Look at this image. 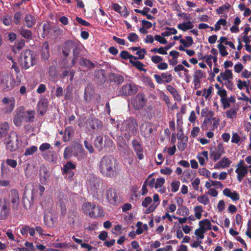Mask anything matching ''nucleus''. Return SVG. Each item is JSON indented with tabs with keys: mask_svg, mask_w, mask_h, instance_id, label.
<instances>
[{
	"mask_svg": "<svg viewBox=\"0 0 251 251\" xmlns=\"http://www.w3.org/2000/svg\"><path fill=\"white\" fill-rule=\"evenodd\" d=\"M79 64L80 66L85 67L88 69H92L95 67V64L90 60L84 57L79 59Z\"/></svg>",
	"mask_w": 251,
	"mask_h": 251,
	"instance_id": "b1692460",
	"label": "nucleus"
},
{
	"mask_svg": "<svg viewBox=\"0 0 251 251\" xmlns=\"http://www.w3.org/2000/svg\"><path fill=\"white\" fill-rule=\"evenodd\" d=\"M224 153L225 150L223 146L219 144L216 147L211 148L209 155L210 157L215 162L220 159Z\"/></svg>",
	"mask_w": 251,
	"mask_h": 251,
	"instance_id": "9d476101",
	"label": "nucleus"
},
{
	"mask_svg": "<svg viewBox=\"0 0 251 251\" xmlns=\"http://www.w3.org/2000/svg\"><path fill=\"white\" fill-rule=\"evenodd\" d=\"M147 51L145 49H140L136 53V54L139 56L137 59H143L145 57V55L146 54Z\"/></svg>",
	"mask_w": 251,
	"mask_h": 251,
	"instance_id": "4d7b16f0",
	"label": "nucleus"
},
{
	"mask_svg": "<svg viewBox=\"0 0 251 251\" xmlns=\"http://www.w3.org/2000/svg\"><path fill=\"white\" fill-rule=\"evenodd\" d=\"M220 76L223 80H229L233 78L232 73L231 70L226 69L224 73H220Z\"/></svg>",
	"mask_w": 251,
	"mask_h": 251,
	"instance_id": "c9c22d12",
	"label": "nucleus"
},
{
	"mask_svg": "<svg viewBox=\"0 0 251 251\" xmlns=\"http://www.w3.org/2000/svg\"><path fill=\"white\" fill-rule=\"evenodd\" d=\"M15 83L13 76L7 74L2 75V77L0 80L1 84L4 86L3 90L6 91L13 89L15 86Z\"/></svg>",
	"mask_w": 251,
	"mask_h": 251,
	"instance_id": "1a4fd4ad",
	"label": "nucleus"
},
{
	"mask_svg": "<svg viewBox=\"0 0 251 251\" xmlns=\"http://www.w3.org/2000/svg\"><path fill=\"white\" fill-rule=\"evenodd\" d=\"M48 107V101L46 99H41L37 104L38 112L43 116L46 112Z\"/></svg>",
	"mask_w": 251,
	"mask_h": 251,
	"instance_id": "5701e85b",
	"label": "nucleus"
},
{
	"mask_svg": "<svg viewBox=\"0 0 251 251\" xmlns=\"http://www.w3.org/2000/svg\"><path fill=\"white\" fill-rule=\"evenodd\" d=\"M127 39L131 42H135L138 40L139 37L136 33L131 32L130 34H129L127 37Z\"/></svg>",
	"mask_w": 251,
	"mask_h": 251,
	"instance_id": "6e6d98bb",
	"label": "nucleus"
},
{
	"mask_svg": "<svg viewBox=\"0 0 251 251\" xmlns=\"http://www.w3.org/2000/svg\"><path fill=\"white\" fill-rule=\"evenodd\" d=\"M9 129V124L7 122H4L0 125V137H4L7 134Z\"/></svg>",
	"mask_w": 251,
	"mask_h": 251,
	"instance_id": "7c9ffc66",
	"label": "nucleus"
},
{
	"mask_svg": "<svg viewBox=\"0 0 251 251\" xmlns=\"http://www.w3.org/2000/svg\"><path fill=\"white\" fill-rule=\"evenodd\" d=\"M25 26L28 28L32 27L36 24L35 17L30 14H26L25 15Z\"/></svg>",
	"mask_w": 251,
	"mask_h": 251,
	"instance_id": "a878e982",
	"label": "nucleus"
},
{
	"mask_svg": "<svg viewBox=\"0 0 251 251\" xmlns=\"http://www.w3.org/2000/svg\"><path fill=\"white\" fill-rule=\"evenodd\" d=\"M193 27L194 25H193V23L190 21H188L187 22H183L177 25V28L182 30L183 31H186L187 30L191 29Z\"/></svg>",
	"mask_w": 251,
	"mask_h": 251,
	"instance_id": "bb28decb",
	"label": "nucleus"
},
{
	"mask_svg": "<svg viewBox=\"0 0 251 251\" xmlns=\"http://www.w3.org/2000/svg\"><path fill=\"white\" fill-rule=\"evenodd\" d=\"M36 63V54L34 51L26 50H23L21 55V65L25 69H27Z\"/></svg>",
	"mask_w": 251,
	"mask_h": 251,
	"instance_id": "7ed1b4c3",
	"label": "nucleus"
},
{
	"mask_svg": "<svg viewBox=\"0 0 251 251\" xmlns=\"http://www.w3.org/2000/svg\"><path fill=\"white\" fill-rule=\"evenodd\" d=\"M199 173L200 175L205 176L206 178L210 177V172L205 168L199 169Z\"/></svg>",
	"mask_w": 251,
	"mask_h": 251,
	"instance_id": "8fccbe9b",
	"label": "nucleus"
},
{
	"mask_svg": "<svg viewBox=\"0 0 251 251\" xmlns=\"http://www.w3.org/2000/svg\"><path fill=\"white\" fill-rule=\"evenodd\" d=\"M195 217L197 219H200L201 217V212H202V207L201 205H198L195 207Z\"/></svg>",
	"mask_w": 251,
	"mask_h": 251,
	"instance_id": "09e8293b",
	"label": "nucleus"
},
{
	"mask_svg": "<svg viewBox=\"0 0 251 251\" xmlns=\"http://www.w3.org/2000/svg\"><path fill=\"white\" fill-rule=\"evenodd\" d=\"M237 113V111L235 109L230 108L226 112L227 118L231 119L233 118Z\"/></svg>",
	"mask_w": 251,
	"mask_h": 251,
	"instance_id": "864d4df0",
	"label": "nucleus"
},
{
	"mask_svg": "<svg viewBox=\"0 0 251 251\" xmlns=\"http://www.w3.org/2000/svg\"><path fill=\"white\" fill-rule=\"evenodd\" d=\"M2 103L5 105L4 108L5 113H11L14 109L15 100L13 97H4L2 100Z\"/></svg>",
	"mask_w": 251,
	"mask_h": 251,
	"instance_id": "4468645a",
	"label": "nucleus"
},
{
	"mask_svg": "<svg viewBox=\"0 0 251 251\" xmlns=\"http://www.w3.org/2000/svg\"><path fill=\"white\" fill-rule=\"evenodd\" d=\"M248 167H242L241 168H237L235 172L237 174V178L238 181L241 182L243 178L248 173Z\"/></svg>",
	"mask_w": 251,
	"mask_h": 251,
	"instance_id": "393cba45",
	"label": "nucleus"
},
{
	"mask_svg": "<svg viewBox=\"0 0 251 251\" xmlns=\"http://www.w3.org/2000/svg\"><path fill=\"white\" fill-rule=\"evenodd\" d=\"M50 149H52V148L51 147L50 145L48 143H43L39 147V150L42 152L45 151Z\"/></svg>",
	"mask_w": 251,
	"mask_h": 251,
	"instance_id": "13d9d810",
	"label": "nucleus"
},
{
	"mask_svg": "<svg viewBox=\"0 0 251 251\" xmlns=\"http://www.w3.org/2000/svg\"><path fill=\"white\" fill-rule=\"evenodd\" d=\"M213 89V88L212 86H209L207 89H204L203 91L202 96L207 99L212 93Z\"/></svg>",
	"mask_w": 251,
	"mask_h": 251,
	"instance_id": "bf43d9fd",
	"label": "nucleus"
},
{
	"mask_svg": "<svg viewBox=\"0 0 251 251\" xmlns=\"http://www.w3.org/2000/svg\"><path fill=\"white\" fill-rule=\"evenodd\" d=\"M199 226L201 228L205 229V230L212 229L211 224L207 219L200 221Z\"/></svg>",
	"mask_w": 251,
	"mask_h": 251,
	"instance_id": "72a5a7b5",
	"label": "nucleus"
},
{
	"mask_svg": "<svg viewBox=\"0 0 251 251\" xmlns=\"http://www.w3.org/2000/svg\"><path fill=\"white\" fill-rule=\"evenodd\" d=\"M25 113V121L26 123L33 122L35 119V111L34 110H27Z\"/></svg>",
	"mask_w": 251,
	"mask_h": 251,
	"instance_id": "c756f323",
	"label": "nucleus"
},
{
	"mask_svg": "<svg viewBox=\"0 0 251 251\" xmlns=\"http://www.w3.org/2000/svg\"><path fill=\"white\" fill-rule=\"evenodd\" d=\"M9 200L6 198L0 200V220L6 219L10 213Z\"/></svg>",
	"mask_w": 251,
	"mask_h": 251,
	"instance_id": "0eeeda50",
	"label": "nucleus"
},
{
	"mask_svg": "<svg viewBox=\"0 0 251 251\" xmlns=\"http://www.w3.org/2000/svg\"><path fill=\"white\" fill-rule=\"evenodd\" d=\"M45 224L48 227H52L54 225L53 219L52 217L45 215L44 217Z\"/></svg>",
	"mask_w": 251,
	"mask_h": 251,
	"instance_id": "a19ab883",
	"label": "nucleus"
},
{
	"mask_svg": "<svg viewBox=\"0 0 251 251\" xmlns=\"http://www.w3.org/2000/svg\"><path fill=\"white\" fill-rule=\"evenodd\" d=\"M84 144L85 148L89 151L90 153L94 152V150L92 144L89 143L87 140L84 141Z\"/></svg>",
	"mask_w": 251,
	"mask_h": 251,
	"instance_id": "338daca9",
	"label": "nucleus"
},
{
	"mask_svg": "<svg viewBox=\"0 0 251 251\" xmlns=\"http://www.w3.org/2000/svg\"><path fill=\"white\" fill-rule=\"evenodd\" d=\"M217 48L222 56H226L228 54V52L226 50V47L223 45L219 44L217 45Z\"/></svg>",
	"mask_w": 251,
	"mask_h": 251,
	"instance_id": "de8ad7c7",
	"label": "nucleus"
},
{
	"mask_svg": "<svg viewBox=\"0 0 251 251\" xmlns=\"http://www.w3.org/2000/svg\"><path fill=\"white\" fill-rule=\"evenodd\" d=\"M87 127L92 130H98L103 127L102 122L97 118L92 117L89 118L87 122Z\"/></svg>",
	"mask_w": 251,
	"mask_h": 251,
	"instance_id": "f8f14e48",
	"label": "nucleus"
},
{
	"mask_svg": "<svg viewBox=\"0 0 251 251\" xmlns=\"http://www.w3.org/2000/svg\"><path fill=\"white\" fill-rule=\"evenodd\" d=\"M105 199L111 205L115 206L123 202V198L118 190L113 187H108L105 191Z\"/></svg>",
	"mask_w": 251,
	"mask_h": 251,
	"instance_id": "f03ea898",
	"label": "nucleus"
},
{
	"mask_svg": "<svg viewBox=\"0 0 251 251\" xmlns=\"http://www.w3.org/2000/svg\"><path fill=\"white\" fill-rule=\"evenodd\" d=\"M76 168L75 165L71 161H69L61 168L62 173L63 175H67L68 172L72 170L75 169Z\"/></svg>",
	"mask_w": 251,
	"mask_h": 251,
	"instance_id": "cd10ccee",
	"label": "nucleus"
},
{
	"mask_svg": "<svg viewBox=\"0 0 251 251\" xmlns=\"http://www.w3.org/2000/svg\"><path fill=\"white\" fill-rule=\"evenodd\" d=\"M166 89L172 95L175 99L177 100L181 99L180 96L177 90L173 87L172 85H168L166 87Z\"/></svg>",
	"mask_w": 251,
	"mask_h": 251,
	"instance_id": "473e14b6",
	"label": "nucleus"
},
{
	"mask_svg": "<svg viewBox=\"0 0 251 251\" xmlns=\"http://www.w3.org/2000/svg\"><path fill=\"white\" fill-rule=\"evenodd\" d=\"M21 142L20 137L13 131L10 132L8 138L4 141L6 150L10 152L17 150L20 148Z\"/></svg>",
	"mask_w": 251,
	"mask_h": 251,
	"instance_id": "20e7f679",
	"label": "nucleus"
},
{
	"mask_svg": "<svg viewBox=\"0 0 251 251\" xmlns=\"http://www.w3.org/2000/svg\"><path fill=\"white\" fill-rule=\"evenodd\" d=\"M162 83H170L173 80V76L171 74L168 73H162Z\"/></svg>",
	"mask_w": 251,
	"mask_h": 251,
	"instance_id": "79ce46f5",
	"label": "nucleus"
},
{
	"mask_svg": "<svg viewBox=\"0 0 251 251\" xmlns=\"http://www.w3.org/2000/svg\"><path fill=\"white\" fill-rule=\"evenodd\" d=\"M25 113L23 110H19L16 112V114L13 118V122L16 126H20L22 125V122L25 121Z\"/></svg>",
	"mask_w": 251,
	"mask_h": 251,
	"instance_id": "dca6fc26",
	"label": "nucleus"
},
{
	"mask_svg": "<svg viewBox=\"0 0 251 251\" xmlns=\"http://www.w3.org/2000/svg\"><path fill=\"white\" fill-rule=\"evenodd\" d=\"M132 146L139 160H142L144 157V148L141 142L137 139H133L132 141Z\"/></svg>",
	"mask_w": 251,
	"mask_h": 251,
	"instance_id": "ddd939ff",
	"label": "nucleus"
},
{
	"mask_svg": "<svg viewBox=\"0 0 251 251\" xmlns=\"http://www.w3.org/2000/svg\"><path fill=\"white\" fill-rule=\"evenodd\" d=\"M44 159L50 163H56V155L55 152L52 150H49L42 153Z\"/></svg>",
	"mask_w": 251,
	"mask_h": 251,
	"instance_id": "f3484780",
	"label": "nucleus"
},
{
	"mask_svg": "<svg viewBox=\"0 0 251 251\" xmlns=\"http://www.w3.org/2000/svg\"><path fill=\"white\" fill-rule=\"evenodd\" d=\"M165 183V179L163 177L158 178L156 179V182L154 185L155 188L161 187Z\"/></svg>",
	"mask_w": 251,
	"mask_h": 251,
	"instance_id": "680f3d73",
	"label": "nucleus"
},
{
	"mask_svg": "<svg viewBox=\"0 0 251 251\" xmlns=\"http://www.w3.org/2000/svg\"><path fill=\"white\" fill-rule=\"evenodd\" d=\"M158 204H158H155V203L151 204L148 208L146 209L145 213L148 214L153 212L157 207Z\"/></svg>",
	"mask_w": 251,
	"mask_h": 251,
	"instance_id": "052dcab7",
	"label": "nucleus"
},
{
	"mask_svg": "<svg viewBox=\"0 0 251 251\" xmlns=\"http://www.w3.org/2000/svg\"><path fill=\"white\" fill-rule=\"evenodd\" d=\"M205 229L201 228L200 226V228H197L195 231V234L197 236V238L200 239H202L204 238V233L205 232Z\"/></svg>",
	"mask_w": 251,
	"mask_h": 251,
	"instance_id": "a18cd8bd",
	"label": "nucleus"
},
{
	"mask_svg": "<svg viewBox=\"0 0 251 251\" xmlns=\"http://www.w3.org/2000/svg\"><path fill=\"white\" fill-rule=\"evenodd\" d=\"M9 200L12 203L13 210H17L20 203L19 194L16 189H12L9 194Z\"/></svg>",
	"mask_w": 251,
	"mask_h": 251,
	"instance_id": "9b49d317",
	"label": "nucleus"
},
{
	"mask_svg": "<svg viewBox=\"0 0 251 251\" xmlns=\"http://www.w3.org/2000/svg\"><path fill=\"white\" fill-rule=\"evenodd\" d=\"M231 163V161L228 158L224 157L220 161L215 164L214 168L215 169H220L228 167Z\"/></svg>",
	"mask_w": 251,
	"mask_h": 251,
	"instance_id": "412c9836",
	"label": "nucleus"
},
{
	"mask_svg": "<svg viewBox=\"0 0 251 251\" xmlns=\"http://www.w3.org/2000/svg\"><path fill=\"white\" fill-rule=\"evenodd\" d=\"M230 4L228 3L219 7L216 9L217 13L219 15L223 13L225 11L228 10L230 8Z\"/></svg>",
	"mask_w": 251,
	"mask_h": 251,
	"instance_id": "c03bdc74",
	"label": "nucleus"
},
{
	"mask_svg": "<svg viewBox=\"0 0 251 251\" xmlns=\"http://www.w3.org/2000/svg\"><path fill=\"white\" fill-rule=\"evenodd\" d=\"M137 91L136 85L134 83L126 84L119 90L118 95L124 97L132 96L135 94Z\"/></svg>",
	"mask_w": 251,
	"mask_h": 251,
	"instance_id": "6e6552de",
	"label": "nucleus"
},
{
	"mask_svg": "<svg viewBox=\"0 0 251 251\" xmlns=\"http://www.w3.org/2000/svg\"><path fill=\"white\" fill-rule=\"evenodd\" d=\"M186 41L183 39H180L179 42L182 44L184 47L188 48L192 45L194 43L193 38L191 36H186Z\"/></svg>",
	"mask_w": 251,
	"mask_h": 251,
	"instance_id": "4c0bfd02",
	"label": "nucleus"
},
{
	"mask_svg": "<svg viewBox=\"0 0 251 251\" xmlns=\"http://www.w3.org/2000/svg\"><path fill=\"white\" fill-rule=\"evenodd\" d=\"M75 42L72 41H67L65 42L62 47V53L67 57L74 47Z\"/></svg>",
	"mask_w": 251,
	"mask_h": 251,
	"instance_id": "4be33fe9",
	"label": "nucleus"
},
{
	"mask_svg": "<svg viewBox=\"0 0 251 251\" xmlns=\"http://www.w3.org/2000/svg\"><path fill=\"white\" fill-rule=\"evenodd\" d=\"M110 79L112 81L117 84H122L124 81V77L118 74H112L110 75Z\"/></svg>",
	"mask_w": 251,
	"mask_h": 251,
	"instance_id": "2f4dec72",
	"label": "nucleus"
},
{
	"mask_svg": "<svg viewBox=\"0 0 251 251\" xmlns=\"http://www.w3.org/2000/svg\"><path fill=\"white\" fill-rule=\"evenodd\" d=\"M64 98L66 100H71L72 98V89L69 86L66 88Z\"/></svg>",
	"mask_w": 251,
	"mask_h": 251,
	"instance_id": "603ef678",
	"label": "nucleus"
},
{
	"mask_svg": "<svg viewBox=\"0 0 251 251\" xmlns=\"http://www.w3.org/2000/svg\"><path fill=\"white\" fill-rule=\"evenodd\" d=\"M129 63L132 64V65L135 67H136L137 69L140 71H143L144 72H147V70L143 68L145 66L141 62L139 61H133L132 59L129 60Z\"/></svg>",
	"mask_w": 251,
	"mask_h": 251,
	"instance_id": "f704fd0d",
	"label": "nucleus"
},
{
	"mask_svg": "<svg viewBox=\"0 0 251 251\" xmlns=\"http://www.w3.org/2000/svg\"><path fill=\"white\" fill-rule=\"evenodd\" d=\"M41 56L45 60H48L50 57L49 44L48 42L43 43L41 47Z\"/></svg>",
	"mask_w": 251,
	"mask_h": 251,
	"instance_id": "aec40b11",
	"label": "nucleus"
},
{
	"mask_svg": "<svg viewBox=\"0 0 251 251\" xmlns=\"http://www.w3.org/2000/svg\"><path fill=\"white\" fill-rule=\"evenodd\" d=\"M20 34L24 38L30 40L32 38V33L31 31L28 29H24L23 27H21L20 28Z\"/></svg>",
	"mask_w": 251,
	"mask_h": 251,
	"instance_id": "c85d7f7f",
	"label": "nucleus"
},
{
	"mask_svg": "<svg viewBox=\"0 0 251 251\" xmlns=\"http://www.w3.org/2000/svg\"><path fill=\"white\" fill-rule=\"evenodd\" d=\"M171 189L173 192H177L180 186V182L179 181H173L171 183Z\"/></svg>",
	"mask_w": 251,
	"mask_h": 251,
	"instance_id": "5fc2aeb1",
	"label": "nucleus"
},
{
	"mask_svg": "<svg viewBox=\"0 0 251 251\" xmlns=\"http://www.w3.org/2000/svg\"><path fill=\"white\" fill-rule=\"evenodd\" d=\"M122 128L129 131L132 135H135L137 131L138 124L136 120L132 117L126 119L122 124Z\"/></svg>",
	"mask_w": 251,
	"mask_h": 251,
	"instance_id": "423d86ee",
	"label": "nucleus"
},
{
	"mask_svg": "<svg viewBox=\"0 0 251 251\" xmlns=\"http://www.w3.org/2000/svg\"><path fill=\"white\" fill-rule=\"evenodd\" d=\"M112 140L107 135L97 136L94 142V147L99 151H102L104 148L112 146Z\"/></svg>",
	"mask_w": 251,
	"mask_h": 251,
	"instance_id": "39448f33",
	"label": "nucleus"
},
{
	"mask_svg": "<svg viewBox=\"0 0 251 251\" xmlns=\"http://www.w3.org/2000/svg\"><path fill=\"white\" fill-rule=\"evenodd\" d=\"M76 21L79 24H81V25L83 26H91V24L87 22L86 21L82 19L81 18L76 17L75 18Z\"/></svg>",
	"mask_w": 251,
	"mask_h": 251,
	"instance_id": "0e129e2a",
	"label": "nucleus"
},
{
	"mask_svg": "<svg viewBox=\"0 0 251 251\" xmlns=\"http://www.w3.org/2000/svg\"><path fill=\"white\" fill-rule=\"evenodd\" d=\"M98 166L100 173L104 177L114 178L118 176V164L109 155H104L98 163Z\"/></svg>",
	"mask_w": 251,
	"mask_h": 251,
	"instance_id": "f257e3e1",
	"label": "nucleus"
},
{
	"mask_svg": "<svg viewBox=\"0 0 251 251\" xmlns=\"http://www.w3.org/2000/svg\"><path fill=\"white\" fill-rule=\"evenodd\" d=\"M29 229V226L25 225L21 228L20 232L23 236L26 237L27 236Z\"/></svg>",
	"mask_w": 251,
	"mask_h": 251,
	"instance_id": "69168bd1",
	"label": "nucleus"
},
{
	"mask_svg": "<svg viewBox=\"0 0 251 251\" xmlns=\"http://www.w3.org/2000/svg\"><path fill=\"white\" fill-rule=\"evenodd\" d=\"M120 57L126 60L127 59H134L135 60L137 59V57H135L132 55H130L127 51L123 50L122 51L120 54Z\"/></svg>",
	"mask_w": 251,
	"mask_h": 251,
	"instance_id": "58836bf2",
	"label": "nucleus"
},
{
	"mask_svg": "<svg viewBox=\"0 0 251 251\" xmlns=\"http://www.w3.org/2000/svg\"><path fill=\"white\" fill-rule=\"evenodd\" d=\"M94 204L91 202H86L83 204V210L86 214L89 216V213L91 212Z\"/></svg>",
	"mask_w": 251,
	"mask_h": 251,
	"instance_id": "ea45409f",
	"label": "nucleus"
},
{
	"mask_svg": "<svg viewBox=\"0 0 251 251\" xmlns=\"http://www.w3.org/2000/svg\"><path fill=\"white\" fill-rule=\"evenodd\" d=\"M147 100L144 94H138L134 101V107L136 109H142L146 104Z\"/></svg>",
	"mask_w": 251,
	"mask_h": 251,
	"instance_id": "2eb2a0df",
	"label": "nucleus"
},
{
	"mask_svg": "<svg viewBox=\"0 0 251 251\" xmlns=\"http://www.w3.org/2000/svg\"><path fill=\"white\" fill-rule=\"evenodd\" d=\"M154 39L162 44H166L167 43V40L163 37L159 35H155L154 36Z\"/></svg>",
	"mask_w": 251,
	"mask_h": 251,
	"instance_id": "e2e57ef3",
	"label": "nucleus"
},
{
	"mask_svg": "<svg viewBox=\"0 0 251 251\" xmlns=\"http://www.w3.org/2000/svg\"><path fill=\"white\" fill-rule=\"evenodd\" d=\"M37 151V147L35 146H32L28 148H27L25 153L24 155L27 156L32 155L33 153Z\"/></svg>",
	"mask_w": 251,
	"mask_h": 251,
	"instance_id": "3c124183",
	"label": "nucleus"
},
{
	"mask_svg": "<svg viewBox=\"0 0 251 251\" xmlns=\"http://www.w3.org/2000/svg\"><path fill=\"white\" fill-rule=\"evenodd\" d=\"M103 210L101 207L97 206L94 204L91 212L89 213V217L92 218H97L104 216Z\"/></svg>",
	"mask_w": 251,
	"mask_h": 251,
	"instance_id": "a211bd4d",
	"label": "nucleus"
},
{
	"mask_svg": "<svg viewBox=\"0 0 251 251\" xmlns=\"http://www.w3.org/2000/svg\"><path fill=\"white\" fill-rule=\"evenodd\" d=\"M6 163L12 168H15L17 165V162L15 159H7L6 160Z\"/></svg>",
	"mask_w": 251,
	"mask_h": 251,
	"instance_id": "774afa93",
	"label": "nucleus"
},
{
	"mask_svg": "<svg viewBox=\"0 0 251 251\" xmlns=\"http://www.w3.org/2000/svg\"><path fill=\"white\" fill-rule=\"evenodd\" d=\"M73 56H74L75 59H78V57L81 56L80 46L79 44H78L76 43H75L74 45V47L73 48Z\"/></svg>",
	"mask_w": 251,
	"mask_h": 251,
	"instance_id": "e433bc0d",
	"label": "nucleus"
},
{
	"mask_svg": "<svg viewBox=\"0 0 251 251\" xmlns=\"http://www.w3.org/2000/svg\"><path fill=\"white\" fill-rule=\"evenodd\" d=\"M223 193L225 196L230 198L233 201H237L240 199L239 194L235 191L232 192L229 188H225Z\"/></svg>",
	"mask_w": 251,
	"mask_h": 251,
	"instance_id": "6ab92c4d",
	"label": "nucleus"
},
{
	"mask_svg": "<svg viewBox=\"0 0 251 251\" xmlns=\"http://www.w3.org/2000/svg\"><path fill=\"white\" fill-rule=\"evenodd\" d=\"M197 201L201 203L204 205H207L209 202V200L208 197L205 195L200 196L197 198Z\"/></svg>",
	"mask_w": 251,
	"mask_h": 251,
	"instance_id": "37998d69",
	"label": "nucleus"
},
{
	"mask_svg": "<svg viewBox=\"0 0 251 251\" xmlns=\"http://www.w3.org/2000/svg\"><path fill=\"white\" fill-rule=\"evenodd\" d=\"M22 17V14L21 11L16 12L14 15V22L15 25H18L20 24Z\"/></svg>",
	"mask_w": 251,
	"mask_h": 251,
	"instance_id": "49530a36",
	"label": "nucleus"
}]
</instances>
